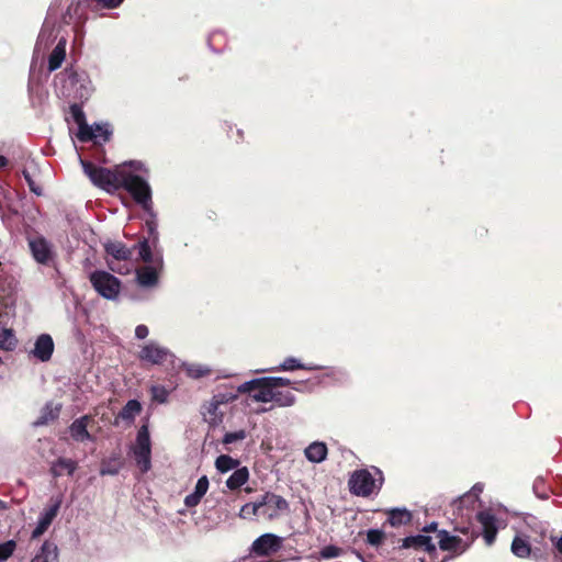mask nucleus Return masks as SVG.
Here are the masks:
<instances>
[{
    "mask_svg": "<svg viewBox=\"0 0 562 562\" xmlns=\"http://www.w3.org/2000/svg\"><path fill=\"white\" fill-rule=\"evenodd\" d=\"M151 398L160 404H164L168 401L169 392L162 385H153L150 387Z\"/></svg>",
    "mask_w": 562,
    "mask_h": 562,
    "instance_id": "nucleus-42",
    "label": "nucleus"
},
{
    "mask_svg": "<svg viewBox=\"0 0 562 562\" xmlns=\"http://www.w3.org/2000/svg\"><path fill=\"white\" fill-rule=\"evenodd\" d=\"M89 280L100 296L110 301H114L119 297L121 281L110 272L95 270L90 273Z\"/></svg>",
    "mask_w": 562,
    "mask_h": 562,
    "instance_id": "nucleus-4",
    "label": "nucleus"
},
{
    "mask_svg": "<svg viewBox=\"0 0 562 562\" xmlns=\"http://www.w3.org/2000/svg\"><path fill=\"white\" fill-rule=\"evenodd\" d=\"M296 397L290 391L273 390L272 402L279 407H290L295 404Z\"/></svg>",
    "mask_w": 562,
    "mask_h": 562,
    "instance_id": "nucleus-34",
    "label": "nucleus"
},
{
    "mask_svg": "<svg viewBox=\"0 0 562 562\" xmlns=\"http://www.w3.org/2000/svg\"><path fill=\"white\" fill-rule=\"evenodd\" d=\"M251 397L257 403H269L273 398V387L270 383H260Z\"/></svg>",
    "mask_w": 562,
    "mask_h": 562,
    "instance_id": "nucleus-33",
    "label": "nucleus"
},
{
    "mask_svg": "<svg viewBox=\"0 0 562 562\" xmlns=\"http://www.w3.org/2000/svg\"><path fill=\"white\" fill-rule=\"evenodd\" d=\"M88 130L91 133L89 142L92 140L97 144L108 142L112 133L108 123H94L92 125H88Z\"/></svg>",
    "mask_w": 562,
    "mask_h": 562,
    "instance_id": "nucleus-25",
    "label": "nucleus"
},
{
    "mask_svg": "<svg viewBox=\"0 0 562 562\" xmlns=\"http://www.w3.org/2000/svg\"><path fill=\"white\" fill-rule=\"evenodd\" d=\"M207 490L209 479L203 475L198 480L194 491L184 497V505L187 507H195L206 494Z\"/></svg>",
    "mask_w": 562,
    "mask_h": 562,
    "instance_id": "nucleus-22",
    "label": "nucleus"
},
{
    "mask_svg": "<svg viewBox=\"0 0 562 562\" xmlns=\"http://www.w3.org/2000/svg\"><path fill=\"white\" fill-rule=\"evenodd\" d=\"M137 358L146 364L161 366L168 360H173L175 355L158 341L149 340L139 347Z\"/></svg>",
    "mask_w": 562,
    "mask_h": 562,
    "instance_id": "nucleus-5",
    "label": "nucleus"
},
{
    "mask_svg": "<svg viewBox=\"0 0 562 562\" xmlns=\"http://www.w3.org/2000/svg\"><path fill=\"white\" fill-rule=\"evenodd\" d=\"M238 397V393L233 387L226 391H218L213 395V406L225 405L234 402Z\"/></svg>",
    "mask_w": 562,
    "mask_h": 562,
    "instance_id": "nucleus-36",
    "label": "nucleus"
},
{
    "mask_svg": "<svg viewBox=\"0 0 562 562\" xmlns=\"http://www.w3.org/2000/svg\"><path fill=\"white\" fill-rule=\"evenodd\" d=\"M105 251L116 260H127L132 257L133 250L127 248L121 241L105 244Z\"/></svg>",
    "mask_w": 562,
    "mask_h": 562,
    "instance_id": "nucleus-26",
    "label": "nucleus"
},
{
    "mask_svg": "<svg viewBox=\"0 0 562 562\" xmlns=\"http://www.w3.org/2000/svg\"><path fill=\"white\" fill-rule=\"evenodd\" d=\"M245 438H246V431L245 430H237V431L225 434V436L223 438V442L225 445H231V443H234L236 441L244 440Z\"/></svg>",
    "mask_w": 562,
    "mask_h": 562,
    "instance_id": "nucleus-47",
    "label": "nucleus"
},
{
    "mask_svg": "<svg viewBox=\"0 0 562 562\" xmlns=\"http://www.w3.org/2000/svg\"><path fill=\"white\" fill-rule=\"evenodd\" d=\"M412 514L406 508H392L387 510V521L393 527L406 525L411 521Z\"/></svg>",
    "mask_w": 562,
    "mask_h": 562,
    "instance_id": "nucleus-29",
    "label": "nucleus"
},
{
    "mask_svg": "<svg viewBox=\"0 0 562 562\" xmlns=\"http://www.w3.org/2000/svg\"><path fill=\"white\" fill-rule=\"evenodd\" d=\"M384 532L380 529H369L367 531V542L371 546H379L384 540Z\"/></svg>",
    "mask_w": 562,
    "mask_h": 562,
    "instance_id": "nucleus-44",
    "label": "nucleus"
},
{
    "mask_svg": "<svg viewBox=\"0 0 562 562\" xmlns=\"http://www.w3.org/2000/svg\"><path fill=\"white\" fill-rule=\"evenodd\" d=\"M29 248L34 260L41 265H49L54 259L52 244L43 236H36L27 239Z\"/></svg>",
    "mask_w": 562,
    "mask_h": 562,
    "instance_id": "nucleus-9",
    "label": "nucleus"
},
{
    "mask_svg": "<svg viewBox=\"0 0 562 562\" xmlns=\"http://www.w3.org/2000/svg\"><path fill=\"white\" fill-rule=\"evenodd\" d=\"M140 411V403L137 400H130L119 413V417L126 422H133Z\"/></svg>",
    "mask_w": 562,
    "mask_h": 562,
    "instance_id": "nucleus-32",
    "label": "nucleus"
},
{
    "mask_svg": "<svg viewBox=\"0 0 562 562\" xmlns=\"http://www.w3.org/2000/svg\"><path fill=\"white\" fill-rule=\"evenodd\" d=\"M23 173H24V177H25V179H26V181H27V183H29V186H30V189H31L34 193H36V194H41V192H40V191L34 187V182L32 181V179H31L30 175H29L26 171H24Z\"/></svg>",
    "mask_w": 562,
    "mask_h": 562,
    "instance_id": "nucleus-52",
    "label": "nucleus"
},
{
    "mask_svg": "<svg viewBox=\"0 0 562 562\" xmlns=\"http://www.w3.org/2000/svg\"><path fill=\"white\" fill-rule=\"evenodd\" d=\"M70 113H71L74 121L78 125L77 138L83 143L89 142V138H91V133L88 130V124L86 122V115H85L82 109L78 104H71Z\"/></svg>",
    "mask_w": 562,
    "mask_h": 562,
    "instance_id": "nucleus-17",
    "label": "nucleus"
},
{
    "mask_svg": "<svg viewBox=\"0 0 562 562\" xmlns=\"http://www.w3.org/2000/svg\"><path fill=\"white\" fill-rule=\"evenodd\" d=\"M328 449L323 441H313L304 449L305 458L312 463H321L326 460Z\"/></svg>",
    "mask_w": 562,
    "mask_h": 562,
    "instance_id": "nucleus-20",
    "label": "nucleus"
},
{
    "mask_svg": "<svg viewBox=\"0 0 562 562\" xmlns=\"http://www.w3.org/2000/svg\"><path fill=\"white\" fill-rule=\"evenodd\" d=\"M59 406H54L52 403L46 404L42 411L40 418L35 422L36 426L45 425L49 420L57 418L59 414Z\"/></svg>",
    "mask_w": 562,
    "mask_h": 562,
    "instance_id": "nucleus-37",
    "label": "nucleus"
},
{
    "mask_svg": "<svg viewBox=\"0 0 562 562\" xmlns=\"http://www.w3.org/2000/svg\"><path fill=\"white\" fill-rule=\"evenodd\" d=\"M8 165V159L4 156L0 155V168Z\"/></svg>",
    "mask_w": 562,
    "mask_h": 562,
    "instance_id": "nucleus-55",
    "label": "nucleus"
},
{
    "mask_svg": "<svg viewBox=\"0 0 562 562\" xmlns=\"http://www.w3.org/2000/svg\"><path fill=\"white\" fill-rule=\"evenodd\" d=\"M78 8H79V4H78V3H74V2H71V3L68 5V8H67V10H66V13H65V14H64V16H63L64 22H65L66 24H69V23H70V21H71V19H72V18H71V10L74 9L75 11H77V9H78Z\"/></svg>",
    "mask_w": 562,
    "mask_h": 562,
    "instance_id": "nucleus-50",
    "label": "nucleus"
},
{
    "mask_svg": "<svg viewBox=\"0 0 562 562\" xmlns=\"http://www.w3.org/2000/svg\"><path fill=\"white\" fill-rule=\"evenodd\" d=\"M259 508L257 501L247 503L240 508L239 517L244 519H251L252 517L259 518Z\"/></svg>",
    "mask_w": 562,
    "mask_h": 562,
    "instance_id": "nucleus-40",
    "label": "nucleus"
},
{
    "mask_svg": "<svg viewBox=\"0 0 562 562\" xmlns=\"http://www.w3.org/2000/svg\"><path fill=\"white\" fill-rule=\"evenodd\" d=\"M15 338L11 330L4 329L2 333V339H0V345L2 348L7 350H12L15 347Z\"/></svg>",
    "mask_w": 562,
    "mask_h": 562,
    "instance_id": "nucleus-45",
    "label": "nucleus"
},
{
    "mask_svg": "<svg viewBox=\"0 0 562 562\" xmlns=\"http://www.w3.org/2000/svg\"><path fill=\"white\" fill-rule=\"evenodd\" d=\"M30 562H59L57 546L54 542L45 541Z\"/></svg>",
    "mask_w": 562,
    "mask_h": 562,
    "instance_id": "nucleus-23",
    "label": "nucleus"
},
{
    "mask_svg": "<svg viewBox=\"0 0 562 562\" xmlns=\"http://www.w3.org/2000/svg\"><path fill=\"white\" fill-rule=\"evenodd\" d=\"M220 406L221 405L213 406V398L211 400L210 405H209V413L214 416L212 422H216V419L218 418L217 409L220 408Z\"/></svg>",
    "mask_w": 562,
    "mask_h": 562,
    "instance_id": "nucleus-51",
    "label": "nucleus"
},
{
    "mask_svg": "<svg viewBox=\"0 0 562 562\" xmlns=\"http://www.w3.org/2000/svg\"><path fill=\"white\" fill-rule=\"evenodd\" d=\"M483 491V485L477 483L472 487V493L474 496H479L480 493Z\"/></svg>",
    "mask_w": 562,
    "mask_h": 562,
    "instance_id": "nucleus-54",
    "label": "nucleus"
},
{
    "mask_svg": "<svg viewBox=\"0 0 562 562\" xmlns=\"http://www.w3.org/2000/svg\"><path fill=\"white\" fill-rule=\"evenodd\" d=\"M147 190H148V201H143V198H133L136 203L142 205V207L146 211L148 217L146 220V228L148 232V238L153 246H156L159 240V234H158V223H157V216L156 213L153 210V203H151V189L149 183L147 182Z\"/></svg>",
    "mask_w": 562,
    "mask_h": 562,
    "instance_id": "nucleus-10",
    "label": "nucleus"
},
{
    "mask_svg": "<svg viewBox=\"0 0 562 562\" xmlns=\"http://www.w3.org/2000/svg\"><path fill=\"white\" fill-rule=\"evenodd\" d=\"M61 93L66 98L75 100H88L93 92V86L89 75L81 70L66 68L59 77Z\"/></svg>",
    "mask_w": 562,
    "mask_h": 562,
    "instance_id": "nucleus-2",
    "label": "nucleus"
},
{
    "mask_svg": "<svg viewBox=\"0 0 562 562\" xmlns=\"http://www.w3.org/2000/svg\"><path fill=\"white\" fill-rule=\"evenodd\" d=\"M341 553V549L336 546H326L324 547L319 554L323 559H333L339 557Z\"/></svg>",
    "mask_w": 562,
    "mask_h": 562,
    "instance_id": "nucleus-48",
    "label": "nucleus"
},
{
    "mask_svg": "<svg viewBox=\"0 0 562 562\" xmlns=\"http://www.w3.org/2000/svg\"><path fill=\"white\" fill-rule=\"evenodd\" d=\"M239 465V461L236 459H233L232 457L227 454H222L217 457L215 461V468L221 473H226L231 470H235Z\"/></svg>",
    "mask_w": 562,
    "mask_h": 562,
    "instance_id": "nucleus-35",
    "label": "nucleus"
},
{
    "mask_svg": "<svg viewBox=\"0 0 562 562\" xmlns=\"http://www.w3.org/2000/svg\"><path fill=\"white\" fill-rule=\"evenodd\" d=\"M77 469V462L71 459L59 458L52 464V474L54 476H61L64 473L72 475Z\"/></svg>",
    "mask_w": 562,
    "mask_h": 562,
    "instance_id": "nucleus-27",
    "label": "nucleus"
},
{
    "mask_svg": "<svg viewBox=\"0 0 562 562\" xmlns=\"http://www.w3.org/2000/svg\"><path fill=\"white\" fill-rule=\"evenodd\" d=\"M162 257L158 256L155 259V267L146 266L136 270V280L143 288H151L158 283V269L162 268Z\"/></svg>",
    "mask_w": 562,
    "mask_h": 562,
    "instance_id": "nucleus-11",
    "label": "nucleus"
},
{
    "mask_svg": "<svg viewBox=\"0 0 562 562\" xmlns=\"http://www.w3.org/2000/svg\"><path fill=\"white\" fill-rule=\"evenodd\" d=\"M182 368L184 369L187 375L192 379H200L211 373V368L202 363L183 362Z\"/></svg>",
    "mask_w": 562,
    "mask_h": 562,
    "instance_id": "nucleus-31",
    "label": "nucleus"
},
{
    "mask_svg": "<svg viewBox=\"0 0 562 562\" xmlns=\"http://www.w3.org/2000/svg\"><path fill=\"white\" fill-rule=\"evenodd\" d=\"M512 552L518 558H528L531 552L528 537L525 535H517L512 542Z\"/></svg>",
    "mask_w": 562,
    "mask_h": 562,
    "instance_id": "nucleus-28",
    "label": "nucleus"
},
{
    "mask_svg": "<svg viewBox=\"0 0 562 562\" xmlns=\"http://www.w3.org/2000/svg\"><path fill=\"white\" fill-rule=\"evenodd\" d=\"M260 383H265V376L244 382L236 389V392L238 394L239 393H255V391L257 390V386L260 385Z\"/></svg>",
    "mask_w": 562,
    "mask_h": 562,
    "instance_id": "nucleus-41",
    "label": "nucleus"
},
{
    "mask_svg": "<svg viewBox=\"0 0 562 562\" xmlns=\"http://www.w3.org/2000/svg\"><path fill=\"white\" fill-rule=\"evenodd\" d=\"M66 40L63 37L59 40L53 52L48 57V70L55 71L57 70L66 57Z\"/></svg>",
    "mask_w": 562,
    "mask_h": 562,
    "instance_id": "nucleus-24",
    "label": "nucleus"
},
{
    "mask_svg": "<svg viewBox=\"0 0 562 562\" xmlns=\"http://www.w3.org/2000/svg\"><path fill=\"white\" fill-rule=\"evenodd\" d=\"M299 369L312 371V370H318V369H321V367L315 366V364H305V363H302L299 359H296L294 357H288L284 359V361L279 367L262 369V370H260V372L294 371V370H299Z\"/></svg>",
    "mask_w": 562,
    "mask_h": 562,
    "instance_id": "nucleus-21",
    "label": "nucleus"
},
{
    "mask_svg": "<svg viewBox=\"0 0 562 562\" xmlns=\"http://www.w3.org/2000/svg\"><path fill=\"white\" fill-rule=\"evenodd\" d=\"M438 544L443 551H460L465 550V546H462V540L457 536H451L446 530H439L437 533Z\"/></svg>",
    "mask_w": 562,
    "mask_h": 562,
    "instance_id": "nucleus-18",
    "label": "nucleus"
},
{
    "mask_svg": "<svg viewBox=\"0 0 562 562\" xmlns=\"http://www.w3.org/2000/svg\"><path fill=\"white\" fill-rule=\"evenodd\" d=\"M555 547L558 551L562 554V537L557 541Z\"/></svg>",
    "mask_w": 562,
    "mask_h": 562,
    "instance_id": "nucleus-56",
    "label": "nucleus"
},
{
    "mask_svg": "<svg viewBox=\"0 0 562 562\" xmlns=\"http://www.w3.org/2000/svg\"><path fill=\"white\" fill-rule=\"evenodd\" d=\"M56 38L55 23L48 18L45 20L42 30L38 34L35 50H45Z\"/></svg>",
    "mask_w": 562,
    "mask_h": 562,
    "instance_id": "nucleus-16",
    "label": "nucleus"
},
{
    "mask_svg": "<svg viewBox=\"0 0 562 562\" xmlns=\"http://www.w3.org/2000/svg\"><path fill=\"white\" fill-rule=\"evenodd\" d=\"M59 506L60 502H56L54 505H52L49 508H47L45 512L41 514L37 525L32 532L33 539L38 538L47 530L53 519L56 517Z\"/></svg>",
    "mask_w": 562,
    "mask_h": 562,
    "instance_id": "nucleus-15",
    "label": "nucleus"
},
{
    "mask_svg": "<svg viewBox=\"0 0 562 562\" xmlns=\"http://www.w3.org/2000/svg\"><path fill=\"white\" fill-rule=\"evenodd\" d=\"M80 164L85 175L95 187L109 192L123 188L133 198H143V201H148V170L143 162L135 160L126 161L117 166L113 171L97 167L83 159H80Z\"/></svg>",
    "mask_w": 562,
    "mask_h": 562,
    "instance_id": "nucleus-1",
    "label": "nucleus"
},
{
    "mask_svg": "<svg viewBox=\"0 0 562 562\" xmlns=\"http://www.w3.org/2000/svg\"><path fill=\"white\" fill-rule=\"evenodd\" d=\"M437 528H438V524L436 521H432L429 525H426L423 528V531L428 533V532L437 531Z\"/></svg>",
    "mask_w": 562,
    "mask_h": 562,
    "instance_id": "nucleus-53",
    "label": "nucleus"
},
{
    "mask_svg": "<svg viewBox=\"0 0 562 562\" xmlns=\"http://www.w3.org/2000/svg\"><path fill=\"white\" fill-rule=\"evenodd\" d=\"M383 484L382 472L373 468V472L369 470H358L352 473L349 479V490L353 495L367 497L378 492Z\"/></svg>",
    "mask_w": 562,
    "mask_h": 562,
    "instance_id": "nucleus-3",
    "label": "nucleus"
},
{
    "mask_svg": "<svg viewBox=\"0 0 562 562\" xmlns=\"http://www.w3.org/2000/svg\"><path fill=\"white\" fill-rule=\"evenodd\" d=\"M120 469L121 465L116 458L113 460L103 461L101 463L100 475H116Z\"/></svg>",
    "mask_w": 562,
    "mask_h": 562,
    "instance_id": "nucleus-38",
    "label": "nucleus"
},
{
    "mask_svg": "<svg viewBox=\"0 0 562 562\" xmlns=\"http://www.w3.org/2000/svg\"><path fill=\"white\" fill-rule=\"evenodd\" d=\"M54 341L50 335L48 334H41L34 342V348L31 350V355L42 361L46 362L50 360L53 352H54Z\"/></svg>",
    "mask_w": 562,
    "mask_h": 562,
    "instance_id": "nucleus-12",
    "label": "nucleus"
},
{
    "mask_svg": "<svg viewBox=\"0 0 562 562\" xmlns=\"http://www.w3.org/2000/svg\"><path fill=\"white\" fill-rule=\"evenodd\" d=\"M249 479V472L246 467L236 468L233 474L227 479L226 486L229 490H236L243 486Z\"/></svg>",
    "mask_w": 562,
    "mask_h": 562,
    "instance_id": "nucleus-30",
    "label": "nucleus"
},
{
    "mask_svg": "<svg viewBox=\"0 0 562 562\" xmlns=\"http://www.w3.org/2000/svg\"><path fill=\"white\" fill-rule=\"evenodd\" d=\"M16 542L14 540H8L0 543V562L7 561L15 551Z\"/></svg>",
    "mask_w": 562,
    "mask_h": 562,
    "instance_id": "nucleus-43",
    "label": "nucleus"
},
{
    "mask_svg": "<svg viewBox=\"0 0 562 562\" xmlns=\"http://www.w3.org/2000/svg\"><path fill=\"white\" fill-rule=\"evenodd\" d=\"M402 547L406 549H422L428 553H431L436 550V544L432 541V538L428 535H416L406 537L403 539Z\"/></svg>",
    "mask_w": 562,
    "mask_h": 562,
    "instance_id": "nucleus-14",
    "label": "nucleus"
},
{
    "mask_svg": "<svg viewBox=\"0 0 562 562\" xmlns=\"http://www.w3.org/2000/svg\"><path fill=\"white\" fill-rule=\"evenodd\" d=\"M133 454L136 464L143 473H146L151 468V442L149 436V429L147 425H143L136 436V443L133 448Z\"/></svg>",
    "mask_w": 562,
    "mask_h": 562,
    "instance_id": "nucleus-6",
    "label": "nucleus"
},
{
    "mask_svg": "<svg viewBox=\"0 0 562 562\" xmlns=\"http://www.w3.org/2000/svg\"><path fill=\"white\" fill-rule=\"evenodd\" d=\"M89 416H82L72 422L69 427L70 436L74 440L78 442H83L87 440H92L91 435L89 434L88 427Z\"/></svg>",
    "mask_w": 562,
    "mask_h": 562,
    "instance_id": "nucleus-19",
    "label": "nucleus"
},
{
    "mask_svg": "<svg viewBox=\"0 0 562 562\" xmlns=\"http://www.w3.org/2000/svg\"><path fill=\"white\" fill-rule=\"evenodd\" d=\"M259 508V518L273 520L282 514L289 512V503L285 498L273 493H265L257 501Z\"/></svg>",
    "mask_w": 562,
    "mask_h": 562,
    "instance_id": "nucleus-7",
    "label": "nucleus"
},
{
    "mask_svg": "<svg viewBox=\"0 0 562 562\" xmlns=\"http://www.w3.org/2000/svg\"><path fill=\"white\" fill-rule=\"evenodd\" d=\"M265 383H270L273 390L291 384L290 379L283 376H265Z\"/></svg>",
    "mask_w": 562,
    "mask_h": 562,
    "instance_id": "nucleus-46",
    "label": "nucleus"
},
{
    "mask_svg": "<svg viewBox=\"0 0 562 562\" xmlns=\"http://www.w3.org/2000/svg\"><path fill=\"white\" fill-rule=\"evenodd\" d=\"M150 246L151 243L149 239H144L142 240L138 245H137V248H138V254H139V257L142 258V260L144 262H154L155 263V260L153 258V252H151V249H150Z\"/></svg>",
    "mask_w": 562,
    "mask_h": 562,
    "instance_id": "nucleus-39",
    "label": "nucleus"
},
{
    "mask_svg": "<svg viewBox=\"0 0 562 562\" xmlns=\"http://www.w3.org/2000/svg\"><path fill=\"white\" fill-rule=\"evenodd\" d=\"M283 543L282 537L276 533H263L251 544L250 552L257 557H268L278 552Z\"/></svg>",
    "mask_w": 562,
    "mask_h": 562,
    "instance_id": "nucleus-8",
    "label": "nucleus"
},
{
    "mask_svg": "<svg viewBox=\"0 0 562 562\" xmlns=\"http://www.w3.org/2000/svg\"><path fill=\"white\" fill-rule=\"evenodd\" d=\"M149 334V329L146 325H138L135 328V337L137 339H145Z\"/></svg>",
    "mask_w": 562,
    "mask_h": 562,
    "instance_id": "nucleus-49",
    "label": "nucleus"
},
{
    "mask_svg": "<svg viewBox=\"0 0 562 562\" xmlns=\"http://www.w3.org/2000/svg\"><path fill=\"white\" fill-rule=\"evenodd\" d=\"M477 521L483 529V537L487 546H491L497 533L496 517L490 510H483L476 515Z\"/></svg>",
    "mask_w": 562,
    "mask_h": 562,
    "instance_id": "nucleus-13",
    "label": "nucleus"
}]
</instances>
